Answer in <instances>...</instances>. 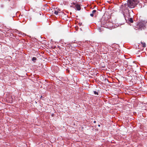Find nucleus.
Wrapping results in <instances>:
<instances>
[{"label":"nucleus","instance_id":"obj_1","mask_svg":"<svg viewBox=\"0 0 147 147\" xmlns=\"http://www.w3.org/2000/svg\"><path fill=\"white\" fill-rule=\"evenodd\" d=\"M127 17L126 16H125L124 15V18L120 19V25L124 24L125 23L127 20L131 23L133 22L134 21L132 18H129L130 17V14L129 13L127 14Z\"/></svg>","mask_w":147,"mask_h":147},{"label":"nucleus","instance_id":"obj_2","mask_svg":"<svg viewBox=\"0 0 147 147\" xmlns=\"http://www.w3.org/2000/svg\"><path fill=\"white\" fill-rule=\"evenodd\" d=\"M138 3V0H128L127 3L129 7L132 8H134Z\"/></svg>","mask_w":147,"mask_h":147},{"label":"nucleus","instance_id":"obj_3","mask_svg":"<svg viewBox=\"0 0 147 147\" xmlns=\"http://www.w3.org/2000/svg\"><path fill=\"white\" fill-rule=\"evenodd\" d=\"M128 7H129V6L127 3H123L120 8H121L122 10H125Z\"/></svg>","mask_w":147,"mask_h":147},{"label":"nucleus","instance_id":"obj_4","mask_svg":"<svg viewBox=\"0 0 147 147\" xmlns=\"http://www.w3.org/2000/svg\"><path fill=\"white\" fill-rule=\"evenodd\" d=\"M125 78L126 80L129 81H130L132 79V77L131 75L126 76L125 77L122 76L121 77V78L122 79H124Z\"/></svg>","mask_w":147,"mask_h":147},{"label":"nucleus","instance_id":"obj_5","mask_svg":"<svg viewBox=\"0 0 147 147\" xmlns=\"http://www.w3.org/2000/svg\"><path fill=\"white\" fill-rule=\"evenodd\" d=\"M16 32L17 33H18L19 34V36H24L26 35V34L21 32H20L18 30H16Z\"/></svg>","mask_w":147,"mask_h":147},{"label":"nucleus","instance_id":"obj_6","mask_svg":"<svg viewBox=\"0 0 147 147\" xmlns=\"http://www.w3.org/2000/svg\"><path fill=\"white\" fill-rule=\"evenodd\" d=\"M107 28L110 29L112 26V24L111 23H107L106 24Z\"/></svg>","mask_w":147,"mask_h":147},{"label":"nucleus","instance_id":"obj_7","mask_svg":"<svg viewBox=\"0 0 147 147\" xmlns=\"http://www.w3.org/2000/svg\"><path fill=\"white\" fill-rule=\"evenodd\" d=\"M98 13V12L96 10H93L92 11V13H90V16L91 17H93L94 16V14H96V12Z\"/></svg>","mask_w":147,"mask_h":147},{"label":"nucleus","instance_id":"obj_8","mask_svg":"<svg viewBox=\"0 0 147 147\" xmlns=\"http://www.w3.org/2000/svg\"><path fill=\"white\" fill-rule=\"evenodd\" d=\"M76 9L77 10H80L81 9V7L80 5L78 4H76L75 5Z\"/></svg>","mask_w":147,"mask_h":147},{"label":"nucleus","instance_id":"obj_9","mask_svg":"<svg viewBox=\"0 0 147 147\" xmlns=\"http://www.w3.org/2000/svg\"><path fill=\"white\" fill-rule=\"evenodd\" d=\"M120 69H121V70L123 72L124 71H125V72L124 73H126V69L124 68V67L123 65H120Z\"/></svg>","mask_w":147,"mask_h":147},{"label":"nucleus","instance_id":"obj_10","mask_svg":"<svg viewBox=\"0 0 147 147\" xmlns=\"http://www.w3.org/2000/svg\"><path fill=\"white\" fill-rule=\"evenodd\" d=\"M123 62H122V61H121L122 63H121V64L122 65H127V62L126 61V60H123Z\"/></svg>","mask_w":147,"mask_h":147},{"label":"nucleus","instance_id":"obj_11","mask_svg":"<svg viewBox=\"0 0 147 147\" xmlns=\"http://www.w3.org/2000/svg\"><path fill=\"white\" fill-rule=\"evenodd\" d=\"M141 43L143 47H146V44L145 42H141Z\"/></svg>","mask_w":147,"mask_h":147},{"label":"nucleus","instance_id":"obj_12","mask_svg":"<svg viewBox=\"0 0 147 147\" xmlns=\"http://www.w3.org/2000/svg\"><path fill=\"white\" fill-rule=\"evenodd\" d=\"M37 59L35 57H33L32 58V60L34 61V62H35L36 61V60Z\"/></svg>","mask_w":147,"mask_h":147},{"label":"nucleus","instance_id":"obj_13","mask_svg":"<svg viewBox=\"0 0 147 147\" xmlns=\"http://www.w3.org/2000/svg\"><path fill=\"white\" fill-rule=\"evenodd\" d=\"M93 92L94 94L95 95H98V92L96 91H94Z\"/></svg>","mask_w":147,"mask_h":147},{"label":"nucleus","instance_id":"obj_14","mask_svg":"<svg viewBox=\"0 0 147 147\" xmlns=\"http://www.w3.org/2000/svg\"><path fill=\"white\" fill-rule=\"evenodd\" d=\"M58 11H55H55H54V13L56 15H57L58 14Z\"/></svg>","mask_w":147,"mask_h":147},{"label":"nucleus","instance_id":"obj_15","mask_svg":"<svg viewBox=\"0 0 147 147\" xmlns=\"http://www.w3.org/2000/svg\"><path fill=\"white\" fill-rule=\"evenodd\" d=\"M10 100L11 101H12L13 100V98H12V97L11 96V97H10Z\"/></svg>","mask_w":147,"mask_h":147},{"label":"nucleus","instance_id":"obj_16","mask_svg":"<svg viewBox=\"0 0 147 147\" xmlns=\"http://www.w3.org/2000/svg\"><path fill=\"white\" fill-rule=\"evenodd\" d=\"M143 24V25L142 26L143 27V28H144V27H145V26L144 24Z\"/></svg>","mask_w":147,"mask_h":147},{"label":"nucleus","instance_id":"obj_17","mask_svg":"<svg viewBox=\"0 0 147 147\" xmlns=\"http://www.w3.org/2000/svg\"><path fill=\"white\" fill-rule=\"evenodd\" d=\"M119 26V24H117L116 25V26H117V27H118Z\"/></svg>","mask_w":147,"mask_h":147},{"label":"nucleus","instance_id":"obj_18","mask_svg":"<svg viewBox=\"0 0 147 147\" xmlns=\"http://www.w3.org/2000/svg\"><path fill=\"white\" fill-rule=\"evenodd\" d=\"M120 73H121V75H123V74L122 73H121V71H120Z\"/></svg>","mask_w":147,"mask_h":147},{"label":"nucleus","instance_id":"obj_19","mask_svg":"<svg viewBox=\"0 0 147 147\" xmlns=\"http://www.w3.org/2000/svg\"><path fill=\"white\" fill-rule=\"evenodd\" d=\"M96 122V121H94V123H95Z\"/></svg>","mask_w":147,"mask_h":147},{"label":"nucleus","instance_id":"obj_20","mask_svg":"<svg viewBox=\"0 0 147 147\" xmlns=\"http://www.w3.org/2000/svg\"><path fill=\"white\" fill-rule=\"evenodd\" d=\"M73 4H74V5H75V3H73Z\"/></svg>","mask_w":147,"mask_h":147},{"label":"nucleus","instance_id":"obj_21","mask_svg":"<svg viewBox=\"0 0 147 147\" xmlns=\"http://www.w3.org/2000/svg\"><path fill=\"white\" fill-rule=\"evenodd\" d=\"M142 25V23H141V24H140V26H141Z\"/></svg>","mask_w":147,"mask_h":147},{"label":"nucleus","instance_id":"obj_22","mask_svg":"<svg viewBox=\"0 0 147 147\" xmlns=\"http://www.w3.org/2000/svg\"><path fill=\"white\" fill-rule=\"evenodd\" d=\"M98 126H100V125H98Z\"/></svg>","mask_w":147,"mask_h":147},{"label":"nucleus","instance_id":"obj_23","mask_svg":"<svg viewBox=\"0 0 147 147\" xmlns=\"http://www.w3.org/2000/svg\"><path fill=\"white\" fill-rule=\"evenodd\" d=\"M127 67H128V65H127Z\"/></svg>","mask_w":147,"mask_h":147}]
</instances>
